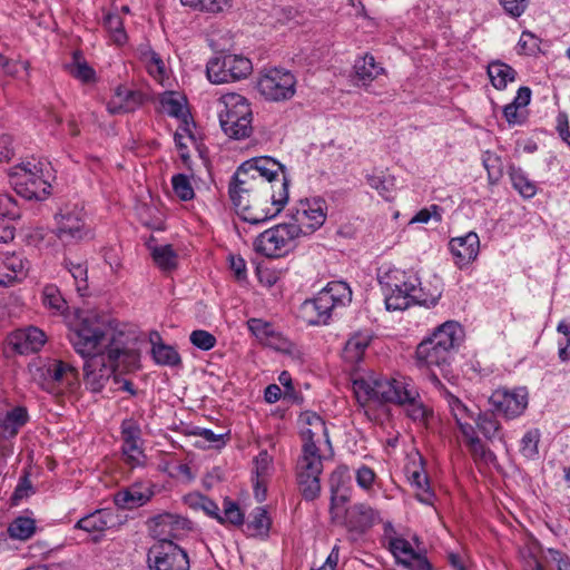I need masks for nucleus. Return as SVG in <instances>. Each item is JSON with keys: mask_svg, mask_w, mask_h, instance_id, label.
Wrapping results in <instances>:
<instances>
[{"mask_svg": "<svg viewBox=\"0 0 570 570\" xmlns=\"http://www.w3.org/2000/svg\"><path fill=\"white\" fill-rule=\"evenodd\" d=\"M68 338L85 361L83 384L92 393L101 392L111 377L119 382L117 372H132L140 366L139 352L129 346L127 336L111 328L104 316L87 315L69 330Z\"/></svg>", "mask_w": 570, "mask_h": 570, "instance_id": "obj_1", "label": "nucleus"}, {"mask_svg": "<svg viewBox=\"0 0 570 570\" xmlns=\"http://www.w3.org/2000/svg\"><path fill=\"white\" fill-rule=\"evenodd\" d=\"M252 165L243 163L232 177L228 187L229 198L237 214L250 224H259L266 222L267 213L257 210L254 213L249 208V200L253 198L255 204L259 200L272 203V205H285L288 199L286 183L278 181V190L275 186L266 181L264 178L254 176L249 171Z\"/></svg>", "mask_w": 570, "mask_h": 570, "instance_id": "obj_2", "label": "nucleus"}, {"mask_svg": "<svg viewBox=\"0 0 570 570\" xmlns=\"http://www.w3.org/2000/svg\"><path fill=\"white\" fill-rule=\"evenodd\" d=\"M389 311H404L412 304L434 306L441 293L426 295L417 277L403 271L392 269L380 277Z\"/></svg>", "mask_w": 570, "mask_h": 570, "instance_id": "obj_3", "label": "nucleus"}, {"mask_svg": "<svg viewBox=\"0 0 570 570\" xmlns=\"http://www.w3.org/2000/svg\"><path fill=\"white\" fill-rule=\"evenodd\" d=\"M353 390L361 405H365L370 401L399 405L402 400H412L415 393V387L404 377H362L353 382Z\"/></svg>", "mask_w": 570, "mask_h": 570, "instance_id": "obj_4", "label": "nucleus"}, {"mask_svg": "<svg viewBox=\"0 0 570 570\" xmlns=\"http://www.w3.org/2000/svg\"><path fill=\"white\" fill-rule=\"evenodd\" d=\"M224 109L219 111V124L224 132L233 139H244L253 131V112L247 99L238 94L222 98Z\"/></svg>", "mask_w": 570, "mask_h": 570, "instance_id": "obj_5", "label": "nucleus"}, {"mask_svg": "<svg viewBox=\"0 0 570 570\" xmlns=\"http://www.w3.org/2000/svg\"><path fill=\"white\" fill-rule=\"evenodd\" d=\"M53 233L65 245L91 238L87 214L80 204H66L55 214Z\"/></svg>", "mask_w": 570, "mask_h": 570, "instance_id": "obj_6", "label": "nucleus"}, {"mask_svg": "<svg viewBox=\"0 0 570 570\" xmlns=\"http://www.w3.org/2000/svg\"><path fill=\"white\" fill-rule=\"evenodd\" d=\"M40 173L37 164H19L9 170V184L18 196L27 200H43L50 194L51 186Z\"/></svg>", "mask_w": 570, "mask_h": 570, "instance_id": "obj_7", "label": "nucleus"}, {"mask_svg": "<svg viewBox=\"0 0 570 570\" xmlns=\"http://www.w3.org/2000/svg\"><path fill=\"white\" fill-rule=\"evenodd\" d=\"M301 235V227L283 223L269 228L257 236L254 248L266 257H279L287 253L293 242Z\"/></svg>", "mask_w": 570, "mask_h": 570, "instance_id": "obj_8", "label": "nucleus"}, {"mask_svg": "<svg viewBox=\"0 0 570 570\" xmlns=\"http://www.w3.org/2000/svg\"><path fill=\"white\" fill-rule=\"evenodd\" d=\"M250 60L238 55H222L212 58L206 66L207 78L213 83H226L240 80L250 75Z\"/></svg>", "mask_w": 570, "mask_h": 570, "instance_id": "obj_9", "label": "nucleus"}, {"mask_svg": "<svg viewBox=\"0 0 570 570\" xmlns=\"http://www.w3.org/2000/svg\"><path fill=\"white\" fill-rule=\"evenodd\" d=\"M296 79L291 71L273 68L257 80L258 92L269 101H285L295 95Z\"/></svg>", "mask_w": 570, "mask_h": 570, "instance_id": "obj_10", "label": "nucleus"}, {"mask_svg": "<svg viewBox=\"0 0 570 570\" xmlns=\"http://www.w3.org/2000/svg\"><path fill=\"white\" fill-rule=\"evenodd\" d=\"M150 570H189L187 552L175 542L155 543L148 550Z\"/></svg>", "mask_w": 570, "mask_h": 570, "instance_id": "obj_11", "label": "nucleus"}, {"mask_svg": "<svg viewBox=\"0 0 570 570\" xmlns=\"http://www.w3.org/2000/svg\"><path fill=\"white\" fill-rule=\"evenodd\" d=\"M326 202L322 198L301 200L292 214V225L301 227V235H308L318 229L326 219Z\"/></svg>", "mask_w": 570, "mask_h": 570, "instance_id": "obj_12", "label": "nucleus"}, {"mask_svg": "<svg viewBox=\"0 0 570 570\" xmlns=\"http://www.w3.org/2000/svg\"><path fill=\"white\" fill-rule=\"evenodd\" d=\"M147 523L156 543L174 542L190 529L188 519L168 512L150 518Z\"/></svg>", "mask_w": 570, "mask_h": 570, "instance_id": "obj_13", "label": "nucleus"}, {"mask_svg": "<svg viewBox=\"0 0 570 570\" xmlns=\"http://www.w3.org/2000/svg\"><path fill=\"white\" fill-rule=\"evenodd\" d=\"M489 402L497 412L508 419H513L525 410L528 393L524 389L497 390L490 396Z\"/></svg>", "mask_w": 570, "mask_h": 570, "instance_id": "obj_14", "label": "nucleus"}, {"mask_svg": "<svg viewBox=\"0 0 570 570\" xmlns=\"http://www.w3.org/2000/svg\"><path fill=\"white\" fill-rule=\"evenodd\" d=\"M380 520L379 512L366 503H356L345 510L341 521L335 523L344 525L350 532L365 533Z\"/></svg>", "mask_w": 570, "mask_h": 570, "instance_id": "obj_15", "label": "nucleus"}, {"mask_svg": "<svg viewBox=\"0 0 570 570\" xmlns=\"http://www.w3.org/2000/svg\"><path fill=\"white\" fill-rule=\"evenodd\" d=\"M122 454L131 466H140L145 463V454L139 446L141 439L140 428L132 421H124L121 424Z\"/></svg>", "mask_w": 570, "mask_h": 570, "instance_id": "obj_16", "label": "nucleus"}, {"mask_svg": "<svg viewBox=\"0 0 570 570\" xmlns=\"http://www.w3.org/2000/svg\"><path fill=\"white\" fill-rule=\"evenodd\" d=\"M453 353L446 347H439L432 341L423 340L416 347V363L420 367L438 366L443 371L450 365Z\"/></svg>", "mask_w": 570, "mask_h": 570, "instance_id": "obj_17", "label": "nucleus"}, {"mask_svg": "<svg viewBox=\"0 0 570 570\" xmlns=\"http://www.w3.org/2000/svg\"><path fill=\"white\" fill-rule=\"evenodd\" d=\"M45 342L46 334L33 326L18 330L9 336V345L21 355L38 352Z\"/></svg>", "mask_w": 570, "mask_h": 570, "instance_id": "obj_18", "label": "nucleus"}, {"mask_svg": "<svg viewBox=\"0 0 570 570\" xmlns=\"http://www.w3.org/2000/svg\"><path fill=\"white\" fill-rule=\"evenodd\" d=\"M449 249L455 257V264L462 266L478 257L480 239L476 233L469 232L464 236L453 237L449 243Z\"/></svg>", "mask_w": 570, "mask_h": 570, "instance_id": "obj_19", "label": "nucleus"}, {"mask_svg": "<svg viewBox=\"0 0 570 570\" xmlns=\"http://www.w3.org/2000/svg\"><path fill=\"white\" fill-rule=\"evenodd\" d=\"M252 165L249 171L254 176L264 178L266 181L275 186L278 190V181L286 183V190L288 191V179L284 174V167L271 157H259L247 160Z\"/></svg>", "mask_w": 570, "mask_h": 570, "instance_id": "obj_20", "label": "nucleus"}, {"mask_svg": "<svg viewBox=\"0 0 570 570\" xmlns=\"http://www.w3.org/2000/svg\"><path fill=\"white\" fill-rule=\"evenodd\" d=\"M154 495L150 487L135 483L124 490L118 491L114 501L115 504L121 509H136L146 504Z\"/></svg>", "mask_w": 570, "mask_h": 570, "instance_id": "obj_21", "label": "nucleus"}, {"mask_svg": "<svg viewBox=\"0 0 570 570\" xmlns=\"http://www.w3.org/2000/svg\"><path fill=\"white\" fill-rule=\"evenodd\" d=\"M28 261L22 255L7 253L0 257V285L9 286L26 276Z\"/></svg>", "mask_w": 570, "mask_h": 570, "instance_id": "obj_22", "label": "nucleus"}, {"mask_svg": "<svg viewBox=\"0 0 570 570\" xmlns=\"http://www.w3.org/2000/svg\"><path fill=\"white\" fill-rule=\"evenodd\" d=\"M426 340L434 342L439 347H446L454 354L463 340V330L458 322L448 321L440 325Z\"/></svg>", "mask_w": 570, "mask_h": 570, "instance_id": "obj_23", "label": "nucleus"}, {"mask_svg": "<svg viewBox=\"0 0 570 570\" xmlns=\"http://www.w3.org/2000/svg\"><path fill=\"white\" fill-rule=\"evenodd\" d=\"M334 308L327 298V294L320 292L315 298L307 299L302 304V312L312 325L326 324Z\"/></svg>", "mask_w": 570, "mask_h": 570, "instance_id": "obj_24", "label": "nucleus"}, {"mask_svg": "<svg viewBox=\"0 0 570 570\" xmlns=\"http://www.w3.org/2000/svg\"><path fill=\"white\" fill-rule=\"evenodd\" d=\"M384 72V68L376 63L375 58L366 53L355 60L352 80L357 86H368Z\"/></svg>", "mask_w": 570, "mask_h": 570, "instance_id": "obj_25", "label": "nucleus"}, {"mask_svg": "<svg viewBox=\"0 0 570 570\" xmlns=\"http://www.w3.org/2000/svg\"><path fill=\"white\" fill-rule=\"evenodd\" d=\"M532 91L529 87H520L511 104L503 108V116L509 125H521L528 117L525 107L531 101Z\"/></svg>", "mask_w": 570, "mask_h": 570, "instance_id": "obj_26", "label": "nucleus"}, {"mask_svg": "<svg viewBox=\"0 0 570 570\" xmlns=\"http://www.w3.org/2000/svg\"><path fill=\"white\" fill-rule=\"evenodd\" d=\"M28 420L27 409L16 406L0 420V436L7 440L14 438L19 430L27 424Z\"/></svg>", "mask_w": 570, "mask_h": 570, "instance_id": "obj_27", "label": "nucleus"}, {"mask_svg": "<svg viewBox=\"0 0 570 570\" xmlns=\"http://www.w3.org/2000/svg\"><path fill=\"white\" fill-rule=\"evenodd\" d=\"M323 471L322 456L316 444L303 446V455L297 463V474L320 476Z\"/></svg>", "mask_w": 570, "mask_h": 570, "instance_id": "obj_28", "label": "nucleus"}, {"mask_svg": "<svg viewBox=\"0 0 570 570\" xmlns=\"http://www.w3.org/2000/svg\"><path fill=\"white\" fill-rule=\"evenodd\" d=\"M122 94L127 95L126 102H117L116 100H110L108 102V111L112 115L122 114V112H131L139 105L144 102V94L137 90H130L126 87L119 86L116 89V96L118 99H122Z\"/></svg>", "mask_w": 570, "mask_h": 570, "instance_id": "obj_29", "label": "nucleus"}, {"mask_svg": "<svg viewBox=\"0 0 570 570\" xmlns=\"http://www.w3.org/2000/svg\"><path fill=\"white\" fill-rule=\"evenodd\" d=\"M488 76L492 86L502 90L507 87L508 82L514 81L517 71L511 66L497 60L489 63Z\"/></svg>", "mask_w": 570, "mask_h": 570, "instance_id": "obj_30", "label": "nucleus"}, {"mask_svg": "<svg viewBox=\"0 0 570 570\" xmlns=\"http://www.w3.org/2000/svg\"><path fill=\"white\" fill-rule=\"evenodd\" d=\"M371 336L367 333H356L345 343L343 358L348 363H357L370 345Z\"/></svg>", "mask_w": 570, "mask_h": 570, "instance_id": "obj_31", "label": "nucleus"}, {"mask_svg": "<svg viewBox=\"0 0 570 570\" xmlns=\"http://www.w3.org/2000/svg\"><path fill=\"white\" fill-rule=\"evenodd\" d=\"M112 521V514L106 510H97L83 518L77 524V529L86 532H102L108 529Z\"/></svg>", "mask_w": 570, "mask_h": 570, "instance_id": "obj_32", "label": "nucleus"}, {"mask_svg": "<svg viewBox=\"0 0 570 570\" xmlns=\"http://www.w3.org/2000/svg\"><path fill=\"white\" fill-rule=\"evenodd\" d=\"M246 523L245 532L249 537H267L271 528V519L263 507H256Z\"/></svg>", "mask_w": 570, "mask_h": 570, "instance_id": "obj_33", "label": "nucleus"}, {"mask_svg": "<svg viewBox=\"0 0 570 570\" xmlns=\"http://www.w3.org/2000/svg\"><path fill=\"white\" fill-rule=\"evenodd\" d=\"M320 293L327 294V298L334 307L345 306L352 301V289L342 281L330 282Z\"/></svg>", "mask_w": 570, "mask_h": 570, "instance_id": "obj_34", "label": "nucleus"}, {"mask_svg": "<svg viewBox=\"0 0 570 570\" xmlns=\"http://www.w3.org/2000/svg\"><path fill=\"white\" fill-rule=\"evenodd\" d=\"M36 521L29 517H17L8 527V534L10 538L27 541L36 532Z\"/></svg>", "mask_w": 570, "mask_h": 570, "instance_id": "obj_35", "label": "nucleus"}, {"mask_svg": "<svg viewBox=\"0 0 570 570\" xmlns=\"http://www.w3.org/2000/svg\"><path fill=\"white\" fill-rule=\"evenodd\" d=\"M476 424L479 431L484 435L485 439L492 441L495 438H499L500 434V423L495 417V414L491 411L476 413L475 419L473 420Z\"/></svg>", "mask_w": 570, "mask_h": 570, "instance_id": "obj_36", "label": "nucleus"}, {"mask_svg": "<svg viewBox=\"0 0 570 570\" xmlns=\"http://www.w3.org/2000/svg\"><path fill=\"white\" fill-rule=\"evenodd\" d=\"M151 353L155 362L159 365L177 366L181 363L178 352L173 346L161 342L154 344Z\"/></svg>", "mask_w": 570, "mask_h": 570, "instance_id": "obj_37", "label": "nucleus"}, {"mask_svg": "<svg viewBox=\"0 0 570 570\" xmlns=\"http://www.w3.org/2000/svg\"><path fill=\"white\" fill-rule=\"evenodd\" d=\"M151 254L154 262L160 269L170 272L176 268L177 255L170 245L155 247Z\"/></svg>", "mask_w": 570, "mask_h": 570, "instance_id": "obj_38", "label": "nucleus"}, {"mask_svg": "<svg viewBox=\"0 0 570 570\" xmlns=\"http://www.w3.org/2000/svg\"><path fill=\"white\" fill-rule=\"evenodd\" d=\"M510 178L514 189H517L522 197L531 198L534 196V184L521 168L511 167Z\"/></svg>", "mask_w": 570, "mask_h": 570, "instance_id": "obj_39", "label": "nucleus"}, {"mask_svg": "<svg viewBox=\"0 0 570 570\" xmlns=\"http://www.w3.org/2000/svg\"><path fill=\"white\" fill-rule=\"evenodd\" d=\"M475 463L489 464L495 461L494 453L488 449L480 438H471L465 443Z\"/></svg>", "mask_w": 570, "mask_h": 570, "instance_id": "obj_40", "label": "nucleus"}, {"mask_svg": "<svg viewBox=\"0 0 570 570\" xmlns=\"http://www.w3.org/2000/svg\"><path fill=\"white\" fill-rule=\"evenodd\" d=\"M43 304L57 313L63 314L68 304L56 285H47L42 292Z\"/></svg>", "mask_w": 570, "mask_h": 570, "instance_id": "obj_41", "label": "nucleus"}, {"mask_svg": "<svg viewBox=\"0 0 570 570\" xmlns=\"http://www.w3.org/2000/svg\"><path fill=\"white\" fill-rule=\"evenodd\" d=\"M297 484L303 498L307 501L315 500L321 492L320 476L297 474Z\"/></svg>", "mask_w": 570, "mask_h": 570, "instance_id": "obj_42", "label": "nucleus"}, {"mask_svg": "<svg viewBox=\"0 0 570 570\" xmlns=\"http://www.w3.org/2000/svg\"><path fill=\"white\" fill-rule=\"evenodd\" d=\"M104 27L109 31L112 40L121 45L126 41L127 35L124 29L122 19L117 13H107L104 18Z\"/></svg>", "mask_w": 570, "mask_h": 570, "instance_id": "obj_43", "label": "nucleus"}, {"mask_svg": "<svg viewBox=\"0 0 570 570\" xmlns=\"http://www.w3.org/2000/svg\"><path fill=\"white\" fill-rule=\"evenodd\" d=\"M419 392L415 390L412 400H402L400 405L406 406V413L414 422L423 423L429 416V410L421 401H419Z\"/></svg>", "mask_w": 570, "mask_h": 570, "instance_id": "obj_44", "label": "nucleus"}, {"mask_svg": "<svg viewBox=\"0 0 570 570\" xmlns=\"http://www.w3.org/2000/svg\"><path fill=\"white\" fill-rule=\"evenodd\" d=\"M81 59L82 55L79 51L73 52V62L68 66V70L75 78L80 79L83 82H89L94 79L95 71L86 61H82Z\"/></svg>", "mask_w": 570, "mask_h": 570, "instance_id": "obj_45", "label": "nucleus"}, {"mask_svg": "<svg viewBox=\"0 0 570 570\" xmlns=\"http://www.w3.org/2000/svg\"><path fill=\"white\" fill-rule=\"evenodd\" d=\"M411 482L417 489V500L423 503L431 504L434 494L430 489L429 479L426 474L420 471H414L411 475Z\"/></svg>", "mask_w": 570, "mask_h": 570, "instance_id": "obj_46", "label": "nucleus"}, {"mask_svg": "<svg viewBox=\"0 0 570 570\" xmlns=\"http://www.w3.org/2000/svg\"><path fill=\"white\" fill-rule=\"evenodd\" d=\"M445 399L448 401L449 407L451 410V413L453 417L455 419V422H462L465 417H470L471 420H474L478 412H473L469 407H466L459 397L451 394L449 391L445 390Z\"/></svg>", "mask_w": 570, "mask_h": 570, "instance_id": "obj_47", "label": "nucleus"}, {"mask_svg": "<svg viewBox=\"0 0 570 570\" xmlns=\"http://www.w3.org/2000/svg\"><path fill=\"white\" fill-rule=\"evenodd\" d=\"M173 190L180 200H190L194 198V188L185 174H177L171 178Z\"/></svg>", "mask_w": 570, "mask_h": 570, "instance_id": "obj_48", "label": "nucleus"}, {"mask_svg": "<svg viewBox=\"0 0 570 570\" xmlns=\"http://www.w3.org/2000/svg\"><path fill=\"white\" fill-rule=\"evenodd\" d=\"M272 464V458L268 455L267 451H262L255 459V473H256V483H255V493L258 497V489L261 485L265 484V478L268 473V470Z\"/></svg>", "mask_w": 570, "mask_h": 570, "instance_id": "obj_49", "label": "nucleus"}, {"mask_svg": "<svg viewBox=\"0 0 570 570\" xmlns=\"http://www.w3.org/2000/svg\"><path fill=\"white\" fill-rule=\"evenodd\" d=\"M391 551L396 559L399 564H404L416 552L413 550L412 546L405 539L396 538L391 540L390 542Z\"/></svg>", "mask_w": 570, "mask_h": 570, "instance_id": "obj_50", "label": "nucleus"}, {"mask_svg": "<svg viewBox=\"0 0 570 570\" xmlns=\"http://www.w3.org/2000/svg\"><path fill=\"white\" fill-rule=\"evenodd\" d=\"M540 553L548 566H554L557 570H570V559L564 553L554 549H541Z\"/></svg>", "mask_w": 570, "mask_h": 570, "instance_id": "obj_51", "label": "nucleus"}, {"mask_svg": "<svg viewBox=\"0 0 570 570\" xmlns=\"http://www.w3.org/2000/svg\"><path fill=\"white\" fill-rule=\"evenodd\" d=\"M20 216L21 213L16 198L0 193V217L14 220L20 218Z\"/></svg>", "mask_w": 570, "mask_h": 570, "instance_id": "obj_52", "label": "nucleus"}, {"mask_svg": "<svg viewBox=\"0 0 570 570\" xmlns=\"http://www.w3.org/2000/svg\"><path fill=\"white\" fill-rule=\"evenodd\" d=\"M367 184L376 189L379 194L385 198H390V193L394 186V179L392 177H385L383 175H367L366 177Z\"/></svg>", "mask_w": 570, "mask_h": 570, "instance_id": "obj_53", "label": "nucleus"}, {"mask_svg": "<svg viewBox=\"0 0 570 570\" xmlns=\"http://www.w3.org/2000/svg\"><path fill=\"white\" fill-rule=\"evenodd\" d=\"M230 0H180L184 6L197 8L208 12H220L229 7Z\"/></svg>", "mask_w": 570, "mask_h": 570, "instance_id": "obj_54", "label": "nucleus"}, {"mask_svg": "<svg viewBox=\"0 0 570 570\" xmlns=\"http://www.w3.org/2000/svg\"><path fill=\"white\" fill-rule=\"evenodd\" d=\"M65 266L73 277L78 292L87 289V266L80 263H72L69 259H65Z\"/></svg>", "mask_w": 570, "mask_h": 570, "instance_id": "obj_55", "label": "nucleus"}, {"mask_svg": "<svg viewBox=\"0 0 570 570\" xmlns=\"http://www.w3.org/2000/svg\"><path fill=\"white\" fill-rule=\"evenodd\" d=\"M351 481L348 468L345 465L337 466L331 474L330 489L331 491L347 490V483Z\"/></svg>", "mask_w": 570, "mask_h": 570, "instance_id": "obj_56", "label": "nucleus"}, {"mask_svg": "<svg viewBox=\"0 0 570 570\" xmlns=\"http://www.w3.org/2000/svg\"><path fill=\"white\" fill-rule=\"evenodd\" d=\"M224 524L226 522L233 525H243L244 524V513L240 511L237 503L230 501L228 499L224 500Z\"/></svg>", "mask_w": 570, "mask_h": 570, "instance_id": "obj_57", "label": "nucleus"}, {"mask_svg": "<svg viewBox=\"0 0 570 570\" xmlns=\"http://www.w3.org/2000/svg\"><path fill=\"white\" fill-rule=\"evenodd\" d=\"M350 501V490L331 491V505L330 513L331 519L335 523L341 521L342 515L338 512V507Z\"/></svg>", "mask_w": 570, "mask_h": 570, "instance_id": "obj_58", "label": "nucleus"}, {"mask_svg": "<svg viewBox=\"0 0 570 570\" xmlns=\"http://www.w3.org/2000/svg\"><path fill=\"white\" fill-rule=\"evenodd\" d=\"M189 340L193 345L196 347L203 350V351H209L212 350L216 344V337L210 334L207 331L204 330H196L193 331Z\"/></svg>", "mask_w": 570, "mask_h": 570, "instance_id": "obj_59", "label": "nucleus"}, {"mask_svg": "<svg viewBox=\"0 0 570 570\" xmlns=\"http://www.w3.org/2000/svg\"><path fill=\"white\" fill-rule=\"evenodd\" d=\"M80 387L79 372L78 370L67 364L63 381L60 391H67L70 393L76 392Z\"/></svg>", "mask_w": 570, "mask_h": 570, "instance_id": "obj_60", "label": "nucleus"}, {"mask_svg": "<svg viewBox=\"0 0 570 570\" xmlns=\"http://www.w3.org/2000/svg\"><path fill=\"white\" fill-rule=\"evenodd\" d=\"M66 362L62 361H53L49 366L47 367V379L52 384H57L59 390L61 389L65 372L67 368Z\"/></svg>", "mask_w": 570, "mask_h": 570, "instance_id": "obj_61", "label": "nucleus"}, {"mask_svg": "<svg viewBox=\"0 0 570 570\" xmlns=\"http://www.w3.org/2000/svg\"><path fill=\"white\" fill-rule=\"evenodd\" d=\"M249 330L258 338H267L274 335V330L271 324L262 320L252 318L248 321Z\"/></svg>", "mask_w": 570, "mask_h": 570, "instance_id": "obj_62", "label": "nucleus"}, {"mask_svg": "<svg viewBox=\"0 0 570 570\" xmlns=\"http://www.w3.org/2000/svg\"><path fill=\"white\" fill-rule=\"evenodd\" d=\"M13 155L12 137L6 132H0V161H9Z\"/></svg>", "mask_w": 570, "mask_h": 570, "instance_id": "obj_63", "label": "nucleus"}, {"mask_svg": "<svg viewBox=\"0 0 570 570\" xmlns=\"http://www.w3.org/2000/svg\"><path fill=\"white\" fill-rule=\"evenodd\" d=\"M403 567L409 570H432V566L429 562V560L419 553H415L414 556H412V558H410L403 564Z\"/></svg>", "mask_w": 570, "mask_h": 570, "instance_id": "obj_64", "label": "nucleus"}]
</instances>
